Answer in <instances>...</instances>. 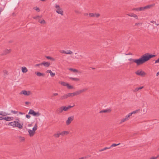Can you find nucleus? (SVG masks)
<instances>
[{"label":"nucleus","instance_id":"obj_15","mask_svg":"<svg viewBox=\"0 0 159 159\" xmlns=\"http://www.w3.org/2000/svg\"><path fill=\"white\" fill-rule=\"evenodd\" d=\"M62 107L58 108L56 111V112L58 114H60L63 111Z\"/></svg>","mask_w":159,"mask_h":159},{"label":"nucleus","instance_id":"obj_29","mask_svg":"<svg viewBox=\"0 0 159 159\" xmlns=\"http://www.w3.org/2000/svg\"><path fill=\"white\" fill-rule=\"evenodd\" d=\"M38 126L37 124H36L34 126V127L32 129V130L34 131V132H35L37 129Z\"/></svg>","mask_w":159,"mask_h":159},{"label":"nucleus","instance_id":"obj_26","mask_svg":"<svg viewBox=\"0 0 159 159\" xmlns=\"http://www.w3.org/2000/svg\"><path fill=\"white\" fill-rule=\"evenodd\" d=\"M59 83L63 86H66L68 85V83L63 81L59 82Z\"/></svg>","mask_w":159,"mask_h":159},{"label":"nucleus","instance_id":"obj_2","mask_svg":"<svg viewBox=\"0 0 159 159\" xmlns=\"http://www.w3.org/2000/svg\"><path fill=\"white\" fill-rule=\"evenodd\" d=\"M156 55L146 53L142 56L143 63L149 60L150 58L155 57Z\"/></svg>","mask_w":159,"mask_h":159},{"label":"nucleus","instance_id":"obj_10","mask_svg":"<svg viewBox=\"0 0 159 159\" xmlns=\"http://www.w3.org/2000/svg\"><path fill=\"white\" fill-rule=\"evenodd\" d=\"M88 90L87 88H85L82 90H78L75 92L76 95H79L81 93L84 92Z\"/></svg>","mask_w":159,"mask_h":159},{"label":"nucleus","instance_id":"obj_34","mask_svg":"<svg viewBox=\"0 0 159 159\" xmlns=\"http://www.w3.org/2000/svg\"><path fill=\"white\" fill-rule=\"evenodd\" d=\"M143 88V86H142V87H140L139 88H135L134 91H137L138 90H139L142 89Z\"/></svg>","mask_w":159,"mask_h":159},{"label":"nucleus","instance_id":"obj_33","mask_svg":"<svg viewBox=\"0 0 159 159\" xmlns=\"http://www.w3.org/2000/svg\"><path fill=\"white\" fill-rule=\"evenodd\" d=\"M69 70L71 71H73V72H78V70L76 69H74L70 68L69 69Z\"/></svg>","mask_w":159,"mask_h":159},{"label":"nucleus","instance_id":"obj_39","mask_svg":"<svg viewBox=\"0 0 159 159\" xmlns=\"http://www.w3.org/2000/svg\"><path fill=\"white\" fill-rule=\"evenodd\" d=\"M11 120V117L7 116V117L6 121H9Z\"/></svg>","mask_w":159,"mask_h":159},{"label":"nucleus","instance_id":"obj_54","mask_svg":"<svg viewBox=\"0 0 159 159\" xmlns=\"http://www.w3.org/2000/svg\"><path fill=\"white\" fill-rule=\"evenodd\" d=\"M87 158V157H82L80 158L79 159H85Z\"/></svg>","mask_w":159,"mask_h":159},{"label":"nucleus","instance_id":"obj_1","mask_svg":"<svg viewBox=\"0 0 159 159\" xmlns=\"http://www.w3.org/2000/svg\"><path fill=\"white\" fill-rule=\"evenodd\" d=\"M128 60L130 61L129 63V64H133L134 62L136 63L137 66H139L143 64L142 56L138 59L129 58Z\"/></svg>","mask_w":159,"mask_h":159},{"label":"nucleus","instance_id":"obj_51","mask_svg":"<svg viewBox=\"0 0 159 159\" xmlns=\"http://www.w3.org/2000/svg\"><path fill=\"white\" fill-rule=\"evenodd\" d=\"M3 72L5 74H8V71L6 70H4L3 71Z\"/></svg>","mask_w":159,"mask_h":159},{"label":"nucleus","instance_id":"obj_20","mask_svg":"<svg viewBox=\"0 0 159 159\" xmlns=\"http://www.w3.org/2000/svg\"><path fill=\"white\" fill-rule=\"evenodd\" d=\"M69 134V132L67 131H63L61 132L60 133V134L61 135L64 136L67 135Z\"/></svg>","mask_w":159,"mask_h":159},{"label":"nucleus","instance_id":"obj_7","mask_svg":"<svg viewBox=\"0 0 159 159\" xmlns=\"http://www.w3.org/2000/svg\"><path fill=\"white\" fill-rule=\"evenodd\" d=\"M130 116L129 114H128L125 117V118H123L121 120L120 124H122L123 122H124L125 121L129 120Z\"/></svg>","mask_w":159,"mask_h":159},{"label":"nucleus","instance_id":"obj_63","mask_svg":"<svg viewBox=\"0 0 159 159\" xmlns=\"http://www.w3.org/2000/svg\"><path fill=\"white\" fill-rule=\"evenodd\" d=\"M29 102H25V104H29Z\"/></svg>","mask_w":159,"mask_h":159},{"label":"nucleus","instance_id":"obj_59","mask_svg":"<svg viewBox=\"0 0 159 159\" xmlns=\"http://www.w3.org/2000/svg\"><path fill=\"white\" fill-rule=\"evenodd\" d=\"M19 114H21V115H23L24 114V113L22 112H19Z\"/></svg>","mask_w":159,"mask_h":159},{"label":"nucleus","instance_id":"obj_55","mask_svg":"<svg viewBox=\"0 0 159 159\" xmlns=\"http://www.w3.org/2000/svg\"><path fill=\"white\" fill-rule=\"evenodd\" d=\"M159 62V58L157 60H156L155 61V63H158Z\"/></svg>","mask_w":159,"mask_h":159},{"label":"nucleus","instance_id":"obj_38","mask_svg":"<svg viewBox=\"0 0 159 159\" xmlns=\"http://www.w3.org/2000/svg\"><path fill=\"white\" fill-rule=\"evenodd\" d=\"M63 111H66L68 110L66 106H62Z\"/></svg>","mask_w":159,"mask_h":159},{"label":"nucleus","instance_id":"obj_25","mask_svg":"<svg viewBox=\"0 0 159 159\" xmlns=\"http://www.w3.org/2000/svg\"><path fill=\"white\" fill-rule=\"evenodd\" d=\"M21 70L23 73H26L28 71L27 69L25 67H22Z\"/></svg>","mask_w":159,"mask_h":159},{"label":"nucleus","instance_id":"obj_49","mask_svg":"<svg viewBox=\"0 0 159 159\" xmlns=\"http://www.w3.org/2000/svg\"><path fill=\"white\" fill-rule=\"evenodd\" d=\"M26 117L28 119H29L30 117V116L29 115L27 114L26 115Z\"/></svg>","mask_w":159,"mask_h":159},{"label":"nucleus","instance_id":"obj_42","mask_svg":"<svg viewBox=\"0 0 159 159\" xmlns=\"http://www.w3.org/2000/svg\"><path fill=\"white\" fill-rule=\"evenodd\" d=\"M39 22L41 24H42L45 23V21L44 20H43L41 21H39Z\"/></svg>","mask_w":159,"mask_h":159},{"label":"nucleus","instance_id":"obj_17","mask_svg":"<svg viewBox=\"0 0 159 159\" xmlns=\"http://www.w3.org/2000/svg\"><path fill=\"white\" fill-rule=\"evenodd\" d=\"M42 66L43 65L46 67H48L50 65V63L48 62H43L42 63Z\"/></svg>","mask_w":159,"mask_h":159},{"label":"nucleus","instance_id":"obj_53","mask_svg":"<svg viewBox=\"0 0 159 159\" xmlns=\"http://www.w3.org/2000/svg\"><path fill=\"white\" fill-rule=\"evenodd\" d=\"M58 94L57 93H54L52 94V96H55L57 95Z\"/></svg>","mask_w":159,"mask_h":159},{"label":"nucleus","instance_id":"obj_37","mask_svg":"<svg viewBox=\"0 0 159 159\" xmlns=\"http://www.w3.org/2000/svg\"><path fill=\"white\" fill-rule=\"evenodd\" d=\"M67 87L68 89H72L73 88V87L72 86L68 84L67 85Z\"/></svg>","mask_w":159,"mask_h":159},{"label":"nucleus","instance_id":"obj_4","mask_svg":"<svg viewBox=\"0 0 159 159\" xmlns=\"http://www.w3.org/2000/svg\"><path fill=\"white\" fill-rule=\"evenodd\" d=\"M55 7L56 8V11L57 13L59 14H60L61 15H63V11L61 9V8L59 5H56Z\"/></svg>","mask_w":159,"mask_h":159},{"label":"nucleus","instance_id":"obj_12","mask_svg":"<svg viewBox=\"0 0 159 159\" xmlns=\"http://www.w3.org/2000/svg\"><path fill=\"white\" fill-rule=\"evenodd\" d=\"M89 16L91 17H98L100 14H93V13H90L89 14Z\"/></svg>","mask_w":159,"mask_h":159},{"label":"nucleus","instance_id":"obj_52","mask_svg":"<svg viewBox=\"0 0 159 159\" xmlns=\"http://www.w3.org/2000/svg\"><path fill=\"white\" fill-rule=\"evenodd\" d=\"M4 9V8L2 7L0 8V14H1V12L3 11Z\"/></svg>","mask_w":159,"mask_h":159},{"label":"nucleus","instance_id":"obj_44","mask_svg":"<svg viewBox=\"0 0 159 159\" xmlns=\"http://www.w3.org/2000/svg\"><path fill=\"white\" fill-rule=\"evenodd\" d=\"M142 25V23H136L135 24V25L139 26L140 25Z\"/></svg>","mask_w":159,"mask_h":159},{"label":"nucleus","instance_id":"obj_14","mask_svg":"<svg viewBox=\"0 0 159 159\" xmlns=\"http://www.w3.org/2000/svg\"><path fill=\"white\" fill-rule=\"evenodd\" d=\"M68 97H69L68 93L67 94H65L61 97L60 98V99L61 100L66 99Z\"/></svg>","mask_w":159,"mask_h":159},{"label":"nucleus","instance_id":"obj_3","mask_svg":"<svg viewBox=\"0 0 159 159\" xmlns=\"http://www.w3.org/2000/svg\"><path fill=\"white\" fill-rule=\"evenodd\" d=\"M8 125H9L12 126L14 127H16L20 129H22L23 128V124H21L18 121H15L10 122Z\"/></svg>","mask_w":159,"mask_h":159},{"label":"nucleus","instance_id":"obj_36","mask_svg":"<svg viewBox=\"0 0 159 159\" xmlns=\"http://www.w3.org/2000/svg\"><path fill=\"white\" fill-rule=\"evenodd\" d=\"M33 9L34 10H35L38 12H39L40 11L39 8L37 7H34Z\"/></svg>","mask_w":159,"mask_h":159},{"label":"nucleus","instance_id":"obj_30","mask_svg":"<svg viewBox=\"0 0 159 159\" xmlns=\"http://www.w3.org/2000/svg\"><path fill=\"white\" fill-rule=\"evenodd\" d=\"M70 79L72 80L75 81H78L79 80V79L77 78H74L71 77H70Z\"/></svg>","mask_w":159,"mask_h":159},{"label":"nucleus","instance_id":"obj_62","mask_svg":"<svg viewBox=\"0 0 159 159\" xmlns=\"http://www.w3.org/2000/svg\"><path fill=\"white\" fill-rule=\"evenodd\" d=\"M159 75V72H158L157 73V74H156V75L157 76H158Z\"/></svg>","mask_w":159,"mask_h":159},{"label":"nucleus","instance_id":"obj_11","mask_svg":"<svg viewBox=\"0 0 159 159\" xmlns=\"http://www.w3.org/2000/svg\"><path fill=\"white\" fill-rule=\"evenodd\" d=\"M11 52L10 49H6L4 50L3 51V53H2V55H5Z\"/></svg>","mask_w":159,"mask_h":159},{"label":"nucleus","instance_id":"obj_28","mask_svg":"<svg viewBox=\"0 0 159 159\" xmlns=\"http://www.w3.org/2000/svg\"><path fill=\"white\" fill-rule=\"evenodd\" d=\"M139 111V110H136V111H133V112L129 113V115H130V116H131L133 114H135V113H137Z\"/></svg>","mask_w":159,"mask_h":159},{"label":"nucleus","instance_id":"obj_41","mask_svg":"<svg viewBox=\"0 0 159 159\" xmlns=\"http://www.w3.org/2000/svg\"><path fill=\"white\" fill-rule=\"evenodd\" d=\"M74 106H75L74 105H73V106H70V105L68 106L67 107H66L67 108V109L68 110L69 109H70V108L73 107Z\"/></svg>","mask_w":159,"mask_h":159},{"label":"nucleus","instance_id":"obj_23","mask_svg":"<svg viewBox=\"0 0 159 159\" xmlns=\"http://www.w3.org/2000/svg\"><path fill=\"white\" fill-rule=\"evenodd\" d=\"M35 74H36V75L38 76H39V77L41 76H44L45 75L43 73H42L40 72H36Z\"/></svg>","mask_w":159,"mask_h":159},{"label":"nucleus","instance_id":"obj_48","mask_svg":"<svg viewBox=\"0 0 159 159\" xmlns=\"http://www.w3.org/2000/svg\"><path fill=\"white\" fill-rule=\"evenodd\" d=\"M66 51L64 50H61L60 51V52L62 53H65V54L66 53Z\"/></svg>","mask_w":159,"mask_h":159},{"label":"nucleus","instance_id":"obj_40","mask_svg":"<svg viewBox=\"0 0 159 159\" xmlns=\"http://www.w3.org/2000/svg\"><path fill=\"white\" fill-rule=\"evenodd\" d=\"M72 53V52L70 50H68L67 52H66V54H70Z\"/></svg>","mask_w":159,"mask_h":159},{"label":"nucleus","instance_id":"obj_13","mask_svg":"<svg viewBox=\"0 0 159 159\" xmlns=\"http://www.w3.org/2000/svg\"><path fill=\"white\" fill-rule=\"evenodd\" d=\"M111 109L108 108L104 110H102L100 111V113L110 112L111 111Z\"/></svg>","mask_w":159,"mask_h":159},{"label":"nucleus","instance_id":"obj_9","mask_svg":"<svg viewBox=\"0 0 159 159\" xmlns=\"http://www.w3.org/2000/svg\"><path fill=\"white\" fill-rule=\"evenodd\" d=\"M73 119L74 116H73L69 117L66 121V124L67 125H69L71 123V122L73 120Z\"/></svg>","mask_w":159,"mask_h":159},{"label":"nucleus","instance_id":"obj_45","mask_svg":"<svg viewBox=\"0 0 159 159\" xmlns=\"http://www.w3.org/2000/svg\"><path fill=\"white\" fill-rule=\"evenodd\" d=\"M144 11L143 7L139 8V11Z\"/></svg>","mask_w":159,"mask_h":159},{"label":"nucleus","instance_id":"obj_19","mask_svg":"<svg viewBox=\"0 0 159 159\" xmlns=\"http://www.w3.org/2000/svg\"><path fill=\"white\" fill-rule=\"evenodd\" d=\"M127 15L128 16H131V17H133L137 19H138V16L137 15H136L134 13H131V14H128Z\"/></svg>","mask_w":159,"mask_h":159},{"label":"nucleus","instance_id":"obj_5","mask_svg":"<svg viewBox=\"0 0 159 159\" xmlns=\"http://www.w3.org/2000/svg\"><path fill=\"white\" fill-rule=\"evenodd\" d=\"M29 114H31L35 116H39L41 115V114L39 112H35L33 110L30 109L28 113Z\"/></svg>","mask_w":159,"mask_h":159},{"label":"nucleus","instance_id":"obj_56","mask_svg":"<svg viewBox=\"0 0 159 159\" xmlns=\"http://www.w3.org/2000/svg\"><path fill=\"white\" fill-rule=\"evenodd\" d=\"M39 16H35V17H33V18H34V19H37L38 18H39Z\"/></svg>","mask_w":159,"mask_h":159},{"label":"nucleus","instance_id":"obj_46","mask_svg":"<svg viewBox=\"0 0 159 159\" xmlns=\"http://www.w3.org/2000/svg\"><path fill=\"white\" fill-rule=\"evenodd\" d=\"M132 10H135L137 11H139V8H134L132 9Z\"/></svg>","mask_w":159,"mask_h":159},{"label":"nucleus","instance_id":"obj_50","mask_svg":"<svg viewBox=\"0 0 159 159\" xmlns=\"http://www.w3.org/2000/svg\"><path fill=\"white\" fill-rule=\"evenodd\" d=\"M46 58L48 59H50V60H52V58L51 57H49V56H47L46 57Z\"/></svg>","mask_w":159,"mask_h":159},{"label":"nucleus","instance_id":"obj_24","mask_svg":"<svg viewBox=\"0 0 159 159\" xmlns=\"http://www.w3.org/2000/svg\"><path fill=\"white\" fill-rule=\"evenodd\" d=\"M69 97H72L75 96L76 95V94L75 93V92H74L73 93H68Z\"/></svg>","mask_w":159,"mask_h":159},{"label":"nucleus","instance_id":"obj_58","mask_svg":"<svg viewBox=\"0 0 159 159\" xmlns=\"http://www.w3.org/2000/svg\"><path fill=\"white\" fill-rule=\"evenodd\" d=\"M151 22L152 23H156V22L153 20L151 21Z\"/></svg>","mask_w":159,"mask_h":159},{"label":"nucleus","instance_id":"obj_57","mask_svg":"<svg viewBox=\"0 0 159 159\" xmlns=\"http://www.w3.org/2000/svg\"><path fill=\"white\" fill-rule=\"evenodd\" d=\"M157 157H152L150 158V159H156Z\"/></svg>","mask_w":159,"mask_h":159},{"label":"nucleus","instance_id":"obj_64","mask_svg":"<svg viewBox=\"0 0 159 159\" xmlns=\"http://www.w3.org/2000/svg\"><path fill=\"white\" fill-rule=\"evenodd\" d=\"M88 13H85L84 14V15L85 16H87L88 15Z\"/></svg>","mask_w":159,"mask_h":159},{"label":"nucleus","instance_id":"obj_6","mask_svg":"<svg viewBox=\"0 0 159 159\" xmlns=\"http://www.w3.org/2000/svg\"><path fill=\"white\" fill-rule=\"evenodd\" d=\"M135 74L138 75L142 76H144L146 74L142 70H138L135 72Z\"/></svg>","mask_w":159,"mask_h":159},{"label":"nucleus","instance_id":"obj_31","mask_svg":"<svg viewBox=\"0 0 159 159\" xmlns=\"http://www.w3.org/2000/svg\"><path fill=\"white\" fill-rule=\"evenodd\" d=\"M110 149V148L106 147H105L104 148H103L102 149H101L99 150V152H102V151H104L105 150H106L107 149Z\"/></svg>","mask_w":159,"mask_h":159},{"label":"nucleus","instance_id":"obj_22","mask_svg":"<svg viewBox=\"0 0 159 159\" xmlns=\"http://www.w3.org/2000/svg\"><path fill=\"white\" fill-rule=\"evenodd\" d=\"M152 6V5H147L144 7H143L144 11H145L146 9H149Z\"/></svg>","mask_w":159,"mask_h":159},{"label":"nucleus","instance_id":"obj_16","mask_svg":"<svg viewBox=\"0 0 159 159\" xmlns=\"http://www.w3.org/2000/svg\"><path fill=\"white\" fill-rule=\"evenodd\" d=\"M46 72L47 73H49L51 76L52 77H54L55 75V73H52L51 70H47L46 71Z\"/></svg>","mask_w":159,"mask_h":159},{"label":"nucleus","instance_id":"obj_35","mask_svg":"<svg viewBox=\"0 0 159 159\" xmlns=\"http://www.w3.org/2000/svg\"><path fill=\"white\" fill-rule=\"evenodd\" d=\"M60 135H61L60 134V133H57V134H55L54 135V136L55 137L57 138H58Z\"/></svg>","mask_w":159,"mask_h":159},{"label":"nucleus","instance_id":"obj_60","mask_svg":"<svg viewBox=\"0 0 159 159\" xmlns=\"http://www.w3.org/2000/svg\"><path fill=\"white\" fill-rule=\"evenodd\" d=\"M3 120V117L2 116H0V120Z\"/></svg>","mask_w":159,"mask_h":159},{"label":"nucleus","instance_id":"obj_18","mask_svg":"<svg viewBox=\"0 0 159 159\" xmlns=\"http://www.w3.org/2000/svg\"><path fill=\"white\" fill-rule=\"evenodd\" d=\"M28 132H29L30 136H33L35 134V132H34L31 129H29L28 130Z\"/></svg>","mask_w":159,"mask_h":159},{"label":"nucleus","instance_id":"obj_43","mask_svg":"<svg viewBox=\"0 0 159 159\" xmlns=\"http://www.w3.org/2000/svg\"><path fill=\"white\" fill-rule=\"evenodd\" d=\"M11 112L13 114H16L18 112L17 111H15L13 110H11Z\"/></svg>","mask_w":159,"mask_h":159},{"label":"nucleus","instance_id":"obj_61","mask_svg":"<svg viewBox=\"0 0 159 159\" xmlns=\"http://www.w3.org/2000/svg\"><path fill=\"white\" fill-rule=\"evenodd\" d=\"M6 119H7V117H4V118L3 117V120H6Z\"/></svg>","mask_w":159,"mask_h":159},{"label":"nucleus","instance_id":"obj_32","mask_svg":"<svg viewBox=\"0 0 159 159\" xmlns=\"http://www.w3.org/2000/svg\"><path fill=\"white\" fill-rule=\"evenodd\" d=\"M120 144V143H118L117 144H116L115 143H113L109 148H111L112 147H115L116 146L119 145Z\"/></svg>","mask_w":159,"mask_h":159},{"label":"nucleus","instance_id":"obj_21","mask_svg":"<svg viewBox=\"0 0 159 159\" xmlns=\"http://www.w3.org/2000/svg\"><path fill=\"white\" fill-rule=\"evenodd\" d=\"M17 138L19 139L20 141L21 142H23L25 140L24 137H21V136H18Z\"/></svg>","mask_w":159,"mask_h":159},{"label":"nucleus","instance_id":"obj_47","mask_svg":"<svg viewBox=\"0 0 159 159\" xmlns=\"http://www.w3.org/2000/svg\"><path fill=\"white\" fill-rule=\"evenodd\" d=\"M42 66V64L41 63L36 64L35 65V66Z\"/></svg>","mask_w":159,"mask_h":159},{"label":"nucleus","instance_id":"obj_27","mask_svg":"<svg viewBox=\"0 0 159 159\" xmlns=\"http://www.w3.org/2000/svg\"><path fill=\"white\" fill-rule=\"evenodd\" d=\"M8 115L9 114H6L5 112H3V111H0V115L2 116H5L6 115Z\"/></svg>","mask_w":159,"mask_h":159},{"label":"nucleus","instance_id":"obj_8","mask_svg":"<svg viewBox=\"0 0 159 159\" xmlns=\"http://www.w3.org/2000/svg\"><path fill=\"white\" fill-rule=\"evenodd\" d=\"M31 92L30 91H27L25 90H22L20 93V94H23L24 95L28 96L30 95Z\"/></svg>","mask_w":159,"mask_h":159}]
</instances>
